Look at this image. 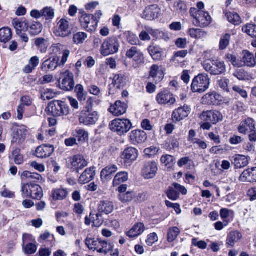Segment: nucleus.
I'll return each mask as SVG.
<instances>
[{
  "label": "nucleus",
  "mask_w": 256,
  "mask_h": 256,
  "mask_svg": "<svg viewBox=\"0 0 256 256\" xmlns=\"http://www.w3.org/2000/svg\"><path fill=\"white\" fill-rule=\"evenodd\" d=\"M88 91L90 94L94 95L98 98L102 96V94L100 89L96 85L92 84L88 86Z\"/></svg>",
  "instance_id": "63"
},
{
  "label": "nucleus",
  "mask_w": 256,
  "mask_h": 256,
  "mask_svg": "<svg viewBox=\"0 0 256 256\" xmlns=\"http://www.w3.org/2000/svg\"><path fill=\"white\" fill-rule=\"evenodd\" d=\"M127 104L122 102L120 100H117L114 104L112 105L108 109L109 112L114 116H118L126 112Z\"/></svg>",
  "instance_id": "20"
},
{
  "label": "nucleus",
  "mask_w": 256,
  "mask_h": 256,
  "mask_svg": "<svg viewBox=\"0 0 256 256\" xmlns=\"http://www.w3.org/2000/svg\"><path fill=\"white\" fill-rule=\"evenodd\" d=\"M80 22L81 26L88 32L94 31L98 24V21L93 15L86 14H84L82 15L80 18Z\"/></svg>",
  "instance_id": "9"
},
{
  "label": "nucleus",
  "mask_w": 256,
  "mask_h": 256,
  "mask_svg": "<svg viewBox=\"0 0 256 256\" xmlns=\"http://www.w3.org/2000/svg\"><path fill=\"white\" fill-rule=\"evenodd\" d=\"M35 44L41 53H46L49 46L48 40L42 38H36Z\"/></svg>",
  "instance_id": "37"
},
{
  "label": "nucleus",
  "mask_w": 256,
  "mask_h": 256,
  "mask_svg": "<svg viewBox=\"0 0 256 256\" xmlns=\"http://www.w3.org/2000/svg\"><path fill=\"white\" fill-rule=\"evenodd\" d=\"M12 36V34L10 28H4L0 29V42L6 43L11 39Z\"/></svg>",
  "instance_id": "46"
},
{
  "label": "nucleus",
  "mask_w": 256,
  "mask_h": 256,
  "mask_svg": "<svg viewBox=\"0 0 256 256\" xmlns=\"http://www.w3.org/2000/svg\"><path fill=\"white\" fill-rule=\"evenodd\" d=\"M68 194L66 190L58 188L52 191V196L55 200H62L65 199Z\"/></svg>",
  "instance_id": "41"
},
{
  "label": "nucleus",
  "mask_w": 256,
  "mask_h": 256,
  "mask_svg": "<svg viewBox=\"0 0 256 256\" xmlns=\"http://www.w3.org/2000/svg\"><path fill=\"white\" fill-rule=\"evenodd\" d=\"M88 38V34L84 32H78L73 35L72 41L76 44H80L84 42Z\"/></svg>",
  "instance_id": "48"
},
{
  "label": "nucleus",
  "mask_w": 256,
  "mask_h": 256,
  "mask_svg": "<svg viewBox=\"0 0 256 256\" xmlns=\"http://www.w3.org/2000/svg\"><path fill=\"white\" fill-rule=\"evenodd\" d=\"M96 175V167L92 166L86 168L80 174L78 182L81 184L89 182L94 179Z\"/></svg>",
  "instance_id": "23"
},
{
  "label": "nucleus",
  "mask_w": 256,
  "mask_h": 256,
  "mask_svg": "<svg viewBox=\"0 0 256 256\" xmlns=\"http://www.w3.org/2000/svg\"><path fill=\"white\" fill-rule=\"evenodd\" d=\"M204 70L211 75H220L226 71V66L224 62L218 60L208 59L202 63Z\"/></svg>",
  "instance_id": "1"
},
{
  "label": "nucleus",
  "mask_w": 256,
  "mask_h": 256,
  "mask_svg": "<svg viewBox=\"0 0 256 256\" xmlns=\"http://www.w3.org/2000/svg\"><path fill=\"white\" fill-rule=\"evenodd\" d=\"M180 233V230L177 227L170 228L168 234V240L169 242H174Z\"/></svg>",
  "instance_id": "54"
},
{
  "label": "nucleus",
  "mask_w": 256,
  "mask_h": 256,
  "mask_svg": "<svg viewBox=\"0 0 256 256\" xmlns=\"http://www.w3.org/2000/svg\"><path fill=\"white\" fill-rule=\"evenodd\" d=\"M192 17L194 18V24L198 26H208L212 22V18L207 12L198 13L196 16Z\"/></svg>",
  "instance_id": "11"
},
{
  "label": "nucleus",
  "mask_w": 256,
  "mask_h": 256,
  "mask_svg": "<svg viewBox=\"0 0 256 256\" xmlns=\"http://www.w3.org/2000/svg\"><path fill=\"white\" fill-rule=\"evenodd\" d=\"M56 96V93L53 90L47 89L42 93L41 98L44 100H50L55 98Z\"/></svg>",
  "instance_id": "58"
},
{
  "label": "nucleus",
  "mask_w": 256,
  "mask_h": 256,
  "mask_svg": "<svg viewBox=\"0 0 256 256\" xmlns=\"http://www.w3.org/2000/svg\"><path fill=\"white\" fill-rule=\"evenodd\" d=\"M80 123L85 125L94 124L98 120V114L96 112H89L83 110L80 117Z\"/></svg>",
  "instance_id": "13"
},
{
  "label": "nucleus",
  "mask_w": 256,
  "mask_h": 256,
  "mask_svg": "<svg viewBox=\"0 0 256 256\" xmlns=\"http://www.w3.org/2000/svg\"><path fill=\"white\" fill-rule=\"evenodd\" d=\"M54 146L52 145L43 144L37 148L36 150V156L40 158H48L54 152Z\"/></svg>",
  "instance_id": "21"
},
{
  "label": "nucleus",
  "mask_w": 256,
  "mask_h": 256,
  "mask_svg": "<svg viewBox=\"0 0 256 256\" xmlns=\"http://www.w3.org/2000/svg\"><path fill=\"white\" fill-rule=\"evenodd\" d=\"M100 247L98 249V252L106 254L112 248L110 244L108 245L106 242L99 240Z\"/></svg>",
  "instance_id": "55"
},
{
  "label": "nucleus",
  "mask_w": 256,
  "mask_h": 256,
  "mask_svg": "<svg viewBox=\"0 0 256 256\" xmlns=\"http://www.w3.org/2000/svg\"><path fill=\"white\" fill-rule=\"evenodd\" d=\"M138 156V152L137 149L130 147L122 152L121 158L124 164H130L137 159Z\"/></svg>",
  "instance_id": "10"
},
{
  "label": "nucleus",
  "mask_w": 256,
  "mask_h": 256,
  "mask_svg": "<svg viewBox=\"0 0 256 256\" xmlns=\"http://www.w3.org/2000/svg\"><path fill=\"white\" fill-rule=\"evenodd\" d=\"M190 108L188 106L178 108L175 110L172 114L174 122H179L187 117L190 112Z\"/></svg>",
  "instance_id": "22"
},
{
  "label": "nucleus",
  "mask_w": 256,
  "mask_h": 256,
  "mask_svg": "<svg viewBox=\"0 0 256 256\" xmlns=\"http://www.w3.org/2000/svg\"><path fill=\"white\" fill-rule=\"evenodd\" d=\"M47 109L53 116H66L69 114L70 111L68 106L60 100L51 102L48 104Z\"/></svg>",
  "instance_id": "6"
},
{
  "label": "nucleus",
  "mask_w": 256,
  "mask_h": 256,
  "mask_svg": "<svg viewBox=\"0 0 256 256\" xmlns=\"http://www.w3.org/2000/svg\"><path fill=\"white\" fill-rule=\"evenodd\" d=\"M120 48L118 39L111 36L106 39L100 48V53L104 56H108L116 53Z\"/></svg>",
  "instance_id": "3"
},
{
  "label": "nucleus",
  "mask_w": 256,
  "mask_h": 256,
  "mask_svg": "<svg viewBox=\"0 0 256 256\" xmlns=\"http://www.w3.org/2000/svg\"><path fill=\"white\" fill-rule=\"evenodd\" d=\"M240 58L242 68L244 66L254 68L256 66V60L253 54L249 51L243 50Z\"/></svg>",
  "instance_id": "19"
},
{
  "label": "nucleus",
  "mask_w": 256,
  "mask_h": 256,
  "mask_svg": "<svg viewBox=\"0 0 256 256\" xmlns=\"http://www.w3.org/2000/svg\"><path fill=\"white\" fill-rule=\"evenodd\" d=\"M188 34L192 38L196 39H202L207 36V32L199 28H190Z\"/></svg>",
  "instance_id": "36"
},
{
  "label": "nucleus",
  "mask_w": 256,
  "mask_h": 256,
  "mask_svg": "<svg viewBox=\"0 0 256 256\" xmlns=\"http://www.w3.org/2000/svg\"><path fill=\"white\" fill-rule=\"evenodd\" d=\"M42 17H44L46 20L50 21L54 17L55 10L51 6H46L42 10Z\"/></svg>",
  "instance_id": "44"
},
{
  "label": "nucleus",
  "mask_w": 256,
  "mask_h": 256,
  "mask_svg": "<svg viewBox=\"0 0 256 256\" xmlns=\"http://www.w3.org/2000/svg\"><path fill=\"white\" fill-rule=\"evenodd\" d=\"M42 24L38 22L33 21L28 24V31L30 35L36 36L40 34L42 30Z\"/></svg>",
  "instance_id": "33"
},
{
  "label": "nucleus",
  "mask_w": 256,
  "mask_h": 256,
  "mask_svg": "<svg viewBox=\"0 0 256 256\" xmlns=\"http://www.w3.org/2000/svg\"><path fill=\"white\" fill-rule=\"evenodd\" d=\"M210 80L206 74H200L192 80L191 90L193 92L202 93L209 88Z\"/></svg>",
  "instance_id": "2"
},
{
  "label": "nucleus",
  "mask_w": 256,
  "mask_h": 256,
  "mask_svg": "<svg viewBox=\"0 0 256 256\" xmlns=\"http://www.w3.org/2000/svg\"><path fill=\"white\" fill-rule=\"evenodd\" d=\"M118 170V168L116 165H108L102 170L100 173L101 178L108 180L110 178L111 175Z\"/></svg>",
  "instance_id": "32"
},
{
  "label": "nucleus",
  "mask_w": 256,
  "mask_h": 256,
  "mask_svg": "<svg viewBox=\"0 0 256 256\" xmlns=\"http://www.w3.org/2000/svg\"><path fill=\"white\" fill-rule=\"evenodd\" d=\"M71 166L74 170L78 172L88 164V162L81 154H76L70 158Z\"/></svg>",
  "instance_id": "17"
},
{
  "label": "nucleus",
  "mask_w": 256,
  "mask_h": 256,
  "mask_svg": "<svg viewBox=\"0 0 256 256\" xmlns=\"http://www.w3.org/2000/svg\"><path fill=\"white\" fill-rule=\"evenodd\" d=\"M128 180V174L126 172H118L115 176L113 180V186H116Z\"/></svg>",
  "instance_id": "39"
},
{
  "label": "nucleus",
  "mask_w": 256,
  "mask_h": 256,
  "mask_svg": "<svg viewBox=\"0 0 256 256\" xmlns=\"http://www.w3.org/2000/svg\"><path fill=\"white\" fill-rule=\"evenodd\" d=\"M230 80L226 78H222L218 81L220 88L226 92H229L228 84Z\"/></svg>",
  "instance_id": "62"
},
{
  "label": "nucleus",
  "mask_w": 256,
  "mask_h": 256,
  "mask_svg": "<svg viewBox=\"0 0 256 256\" xmlns=\"http://www.w3.org/2000/svg\"><path fill=\"white\" fill-rule=\"evenodd\" d=\"M114 204L108 200L100 201L98 206V210L100 214H108L114 210Z\"/></svg>",
  "instance_id": "27"
},
{
  "label": "nucleus",
  "mask_w": 256,
  "mask_h": 256,
  "mask_svg": "<svg viewBox=\"0 0 256 256\" xmlns=\"http://www.w3.org/2000/svg\"><path fill=\"white\" fill-rule=\"evenodd\" d=\"M126 82V77L122 74L114 75L112 79V84L118 89L123 88Z\"/></svg>",
  "instance_id": "30"
},
{
  "label": "nucleus",
  "mask_w": 256,
  "mask_h": 256,
  "mask_svg": "<svg viewBox=\"0 0 256 256\" xmlns=\"http://www.w3.org/2000/svg\"><path fill=\"white\" fill-rule=\"evenodd\" d=\"M129 138L130 142L134 145H136L144 142L148 137L144 131L134 130L130 133Z\"/></svg>",
  "instance_id": "15"
},
{
  "label": "nucleus",
  "mask_w": 256,
  "mask_h": 256,
  "mask_svg": "<svg viewBox=\"0 0 256 256\" xmlns=\"http://www.w3.org/2000/svg\"><path fill=\"white\" fill-rule=\"evenodd\" d=\"M134 196L133 192H127L124 194H119V199L122 202H126L130 201Z\"/></svg>",
  "instance_id": "64"
},
{
  "label": "nucleus",
  "mask_w": 256,
  "mask_h": 256,
  "mask_svg": "<svg viewBox=\"0 0 256 256\" xmlns=\"http://www.w3.org/2000/svg\"><path fill=\"white\" fill-rule=\"evenodd\" d=\"M60 79V86L62 90L66 91L72 90L74 86V74L68 70L62 72Z\"/></svg>",
  "instance_id": "7"
},
{
  "label": "nucleus",
  "mask_w": 256,
  "mask_h": 256,
  "mask_svg": "<svg viewBox=\"0 0 256 256\" xmlns=\"http://www.w3.org/2000/svg\"><path fill=\"white\" fill-rule=\"evenodd\" d=\"M221 101V96L214 92L206 94L202 99V102L204 104L208 105L218 104Z\"/></svg>",
  "instance_id": "18"
},
{
  "label": "nucleus",
  "mask_w": 256,
  "mask_h": 256,
  "mask_svg": "<svg viewBox=\"0 0 256 256\" xmlns=\"http://www.w3.org/2000/svg\"><path fill=\"white\" fill-rule=\"evenodd\" d=\"M54 33L56 36L62 38L68 37L72 34V24L67 19L62 18L57 22Z\"/></svg>",
  "instance_id": "5"
},
{
  "label": "nucleus",
  "mask_w": 256,
  "mask_h": 256,
  "mask_svg": "<svg viewBox=\"0 0 256 256\" xmlns=\"http://www.w3.org/2000/svg\"><path fill=\"white\" fill-rule=\"evenodd\" d=\"M110 129L122 136L127 133L132 128V124L128 119L116 118L110 124Z\"/></svg>",
  "instance_id": "4"
},
{
  "label": "nucleus",
  "mask_w": 256,
  "mask_h": 256,
  "mask_svg": "<svg viewBox=\"0 0 256 256\" xmlns=\"http://www.w3.org/2000/svg\"><path fill=\"white\" fill-rule=\"evenodd\" d=\"M33 183H26L22 184V192L24 197H29L31 193V188L32 186Z\"/></svg>",
  "instance_id": "61"
},
{
  "label": "nucleus",
  "mask_w": 256,
  "mask_h": 256,
  "mask_svg": "<svg viewBox=\"0 0 256 256\" xmlns=\"http://www.w3.org/2000/svg\"><path fill=\"white\" fill-rule=\"evenodd\" d=\"M28 134V132L25 126H18L14 131L12 142L18 144H22L25 140Z\"/></svg>",
  "instance_id": "12"
},
{
  "label": "nucleus",
  "mask_w": 256,
  "mask_h": 256,
  "mask_svg": "<svg viewBox=\"0 0 256 256\" xmlns=\"http://www.w3.org/2000/svg\"><path fill=\"white\" fill-rule=\"evenodd\" d=\"M126 56L128 58H132L138 63L142 62L144 60L143 54L135 46L132 47L128 50Z\"/></svg>",
  "instance_id": "26"
},
{
  "label": "nucleus",
  "mask_w": 256,
  "mask_h": 256,
  "mask_svg": "<svg viewBox=\"0 0 256 256\" xmlns=\"http://www.w3.org/2000/svg\"><path fill=\"white\" fill-rule=\"evenodd\" d=\"M162 162L168 168H172L174 166L173 157L170 155H166L161 158Z\"/></svg>",
  "instance_id": "59"
},
{
  "label": "nucleus",
  "mask_w": 256,
  "mask_h": 256,
  "mask_svg": "<svg viewBox=\"0 0 256 256\" xmlns=\"http://www.w3.org/2000/svg\"><path fill=\"white\" fill-rule=\"evenodd\" d=\"M148 52L154 60H158L160 59V52L159 48L154 46L148 48Z\"/></svg>",
  "instance_id": "60"
},
{
  "label": "nucleus",
  "mask_w": 256,
  "mask_h": 256,
  "mask_svg": "<svg viewBox=\"0 0 256 256\" xmlns=\"http://www.w3.org/2000/svg\"><path fill=\"white\" fill-rule=\"evenodd\" d=\"M86 246L90 250H97L99 248V240H95L94 239L86 238L85 240Z\"/></svg>",
  "instance_id": "56"
},
{
  "label": "nucleus",
  "mask_w": 256,
  "mask_h": 256,
  "mask_svg": "<svg viewBox=\"0 0 256 256\" xmlns=\"http://www.w3.org/2000/svg\"><path fill=\"white\" fill-rule=\"evenodd\" d=\"M242 238V234L238 231L231 232L228 236L226 244L234 246L236 243L238 242Z\"/></svg>",
  "instance_id": "34"
},
{
  "label": "nucleus",
  "mask_w": 256,
  "mask_h": 256,
  "mask_svg": "<svg viewBox=\"0 0 256 256\" xmlns=\"http://www.w3.org/2000/svg\"><path fill=\"white\" fill-rule=\"evenodd\" d=\"M74 136L78 139L80 143H83L88 138V134L87 132L82 129H77L74 133Z\"/></svg>",
  "instance_id": "42"
},
{
  "label": "nucleus",
  "mask_w": 256,
  "mask_h": 256,
  "mask_svg": "<svg viewBox=\"0 0 256 256\" xmlns=\"http://www.w3.org/2000/svg\"><path fill=\"white\" fill-rule=\"evenodd\" d=\"M31 189V193L29 197L37 200L40 199L42 197V190L39 185L33 184Z\"/></svg>",
  "instance_id": "38"
},
{
  "label": "nucleus",
  "mask_w": 256,
  "mask_h": 256,
  "mask_svg": "<svg viewBox=\"0 0 256 256\" xmlns=\"http://www.w3.org/2000/svg\"><path fill=\"white\" fill-rule=\"evenodd\" d=\"M232 162L236 168L246 166L248 163L247 158L244 155L236 154L233 157Z\"/></svg>",
  "instance_id": "31"
},
{
  "label": "nucleus",
  "mask_w": 256,
  "mask_h": 256,
  "mask_svg": "<svg viewBox=\"0 0 256 256\" xmlns=\"http://www.w3.org/2000/svg\"><path fill=\"white\" fill-rule=\"evenodd\" d=\"M226 60L230 62L236 68H242L241 58H238L237 56L234 54H228L226 56Z\"/></svg>",
  "instance_id": "43"
},
{
  "label": "nucleus",
  "mask_w": 256,
  "mask_h": 256,
  "mask_svg": "<svg viewBox=\"0 0 256 256\" xmlns=\"http://www.w3.org/2000/svg\"><path fill=\"white\" fill-rule=\"evenodd\" d=\"M230 35L229 34H226L223 35L220 40L219 48L220 50H225L230 44Z\"/></svg>",
  "instance_id": "53"
},
{
  "label": "nucleus",
  "mask_w": 256,
  "mask_h": 256,
  "mask_svg": "<svg viewBox=\"0 0 256 256\" xmlns=\"http://www.w3.org/2000/svg\"><path fill=\"white\" fill-rule=\"evenodd\" d=\"M226 16L228 21L234 25L238 24L240 22V18L236 12H228Z\"/></svg>",
  "instance_id": "50"
},
{
  "label": "nucleus",
  "mask_w": 256,
  "mask_h": 256,
  "mask_svg": "<svg viewBox=\"0 0 256 256\" xmlns=\"http://www.w3.org/2000/svg\"><path fill=\"white\" fill-rule=\"evenodd\" d=\"M242 31L252 38H256V25L254 24H246L242 28Z\"/></svg>",
  "instance_id": "51"
},
{
  "label": "nucleus",
  "mask_w": 256,
  "mask_h": 256,
  "mask_svg": "<svg viewBox=\"0 0 256 256\" xmlns=\"http://www.w3.org/2000/svg\"><path fill=\"white\" fill-rule=\"evenodd\" d=\"M12 24L16 30L17 34H20L22 32L28 30V23L26 20L22 21L14 18L12 20Z\"/></svg>",
  "instance_id": "28"
},
{
  "label": "nucleus",
  "mask_w": 256,
  "mask_h": 256,
  "mask_svg": "<svg viewBox=\"0 0 256 256\" xmlns=\"http://www.w3.org/2000/svg\"><path fill=\"white\" fill-rule=\"evenodd\" d=\"M174 8L180 14L183 15L187 12V6L186 2L178 0L174 2Z\"/></svg>",
  "instance_id": "47"
},
{
  "label": "nucleus",
  "mask_w": 256,
  "mask_h": 256,
  "mask_svg": "<svg viewBox=\"0 0 256 256\" xmlns=\"http://www.w3.org/2000/svg\"><path fill=\"white\" fill-rule=\"evenodd\" d=\"M204 4L202 2H200L196 4V8H192L190 10V14L191 16H196V14L202 13L206 12L204 10Z\"/></svg>",
  "instance_id": "52"
},
{
  "label": "nucleus",
  "mask_w": 256,
  "mask_h": 256,
  "mask_svg": "<svg viewBox=\"0 0 256 256\" xmlns=\"http://www.w3.org/2000/svg\"><path fill=\"white\" fill-rule=\"evenodd\" d=\"M12 157L16 164H21L24 162V156L20 154V150L16 148L12 152Z\"/></svg>",
  "instance_id": "49"
},
{
  "label": "nucleus",
  "mask_w": 256,
  "mask_h": 256,
  "mask_svg": "<svg viewBox=\"0 0 256 256\" xmlns=\"http://www.w3.org/2000/svg\"><path fill=\"white\" fill-rule=\"evenodd\" d=\"M240 180L242 182H254L252 169L244 171L240 176Z\"/></svg>",
  "instance_id": "45"
},
{
  "label": "nucleus",
  "mask_w": 256,
  "mask_h": 256,
  "mask_svg": "<svg viewBox=\"0 0 256 256\" xmlns=\"http://www.w3.org/2000/svg\"><path fill=\"white\" fill-rule=\"evenodd\" d=\"M39 63L40 59L38 56H34L32 57L29 60L28 64L24 68V72L26 74L32 72V70H34L39 64Z\"/></svg>",
  "instance_id": "35"
},
{
  "label": "nucleus",
  "mask_w": 256,
  "mask_h": 256,
  "mask_svg": "<svg viewBox=\"0 0 256 256\" xmlns=\"http://www.w3.org/2000/svg\"><path fill=\"white\" fill-rule=\"evenodd\" d=\"M200 119L204 122H208L215 124L223 120L222 114L216 110L204 111L200 115Z\"/></svg>",
  "instance_id": "8"
},
{
  "label": "nucleus",
  "mask_w": 256,
  "mask_h": 256,
  "mask_svg": "<svg viewBox=\"0 0 256 256\" xmlns=\"http://www.w3.org/2000/svg\"><path fill=\"white\" fill-rule=\"evenodd\" d=\"M60 58L58 56H52L44 60L40 66L42 72H48L55 70L59 66Z\"/></svg>",
  "instance_id": "14"
},
{
  "label": "nucleus",
  "mask_w": 256,
  "mask_h": 256,
  "mask_svg": "<svg viewBox=\"0 0 256 256\" xmlns=\"http://www.w3.org/2000/svg\"><path fill=\"white\" fill-rule=\"evenodd\" d=\"M158 170V168L156 162H148L143 168L142 175L145 179L152 178L155 176Z\"/></svg>",
  "instance_id": "16"
},
{
  "label": "nucleus",
  "mask_w": 256,
  "mask_h": 256,
  "mask_svg": "<svg viewBox=\"0 0 256 256\" xmlns=\"http://www.w3.org/2000/svg\"><path fill=\"white\" fill-rule=\"evenodd\" d=\"M160 8L156 5H152L146 8L144 10L142 16L147 20H152L158 18Z\"/></svg>",
  "instance_id": "24"
},
{
  "label": "nucleus",
  "mask_w": 256,
  "mask_h": 256,
  "mask_svg": "<svg viewBox=\"0 0 256 256\" xmlns=\"http://www.w3.org/2000/svg\"><path fill=\"white\" fill-rule=\"evenodd\" d=\"M144 224L142 222H138L127 232V236L130 238H135L142 234L144 230Z\"/></svg>",
  "instance_id": "29"
},
{
  "label": "nucleus",
  "mask_w": 256,
  "mask_h": 256,
  "mask_svg": "<svg viewBox=\"0 0 256 256\" xmlns=\"http://www.w3.org/2000/svg\"><path fill=\"white\" fill-rule=\"evenodd\" d=\"M255 128L254 120L251 118H248L240 124L238 128V130L240 134H246L250 132V130L255 129Z\"/></svg>",
  "instance_id": "25"
},
{
  "label": "nucleus",
  "mask_w": 256,
  "mask_h": 256,
  "mask_svg": "<svg viewBox=\"0 0 256 256\" xmlns=\"http://www.w3.org/2000/svg\"><path fill=\"white\" fill-rule=\"evenodd\" d=\"M176 100L174 95L170 92L161 94V104L172 106L175 104Z\"/></svg>",
  "instance_id": "40"
},
{
  "label": "nucleus",
  "mask_w": 256,
  "mask_h": 256,
  "mask_svg": "<svg viewBox=\"0 0 256 256\" xmlns=\"http://www.w3.org/2000/svg\"><path fill=\"white\" fill-rule=\"evenodd\" d=\"M166 194L168 197L172 200H176L179 198L180 196L179 192H177L174 186V184L172 186L169 188L166 192Z\"/></svg>",
  "instance_id": "57"
}]
</instances>
